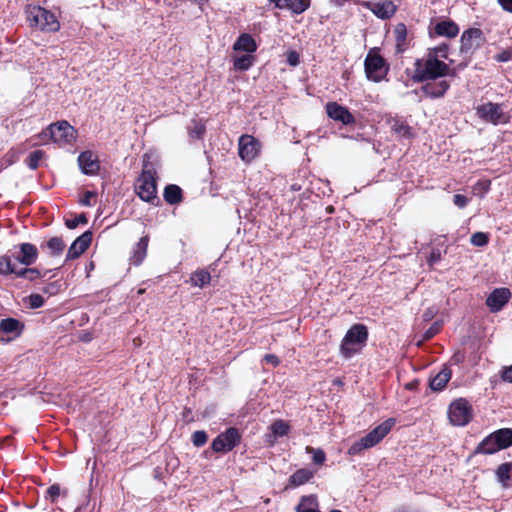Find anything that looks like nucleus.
Instances as JSON below:
<instances>
[{
    "label": "nucleus",
    "mask_w": 512,
    "mask_h": 512,
    "mask_svg": "<svg viewBox=\"0 0 512 512\" xmlns=\"http://www.w3.org/2000/svg\"><path fill=\"white\" fill-rule=\"evenodd\" d=\"M414 66L412 80L416 83L435 80L444 76H456L454 68H450L448 64L436 59L435 56L427 55L424 59H417Z\"/></svg>",
    "instance_id": "f257e3e1"
},
{
    "label": "nucleus",
    "mask_w": 512,
    "mask_h": 512,
    "mask_svg": "<svg viewBox=\"0 0 512 512\" xmlns=\"http://www.w3.org/2000/svg\"><path fill=\"white\" fill-rule=\"evenodd\" d=\"M512 446V429L501 428L486 436L474 449L472 455H492Z\"/></svg>",
    "instance_id": "f03ea898"
},
{
    "label": "nucleus",
    "mask_w": 512,
    "mask_h": 512,
    "mask_svg": "<svg viewBox=\"0 0 512 512\" xmlns=\"http://www.w3.org/2000/svg\"><path fill=\"white\" fill-rule=\"evenodd\" d=\"M25 14L32 28L44 32H57L60 29V23L56 16L41 6L29 4L25 7Z\"/></svg>",
    "instance_id": "7ed1b4c3"
},
{
    "label": "nucleus",
    "mask_w": 512,
    "mask_h": 512,
    "mask_svg": "<svg viewBox=\"0 0 512 512\" xmlns=\"http://www.w3.org/2000/svg\"><path fill=\"white\" fill-rule=\"evenodd\" d=\"M368 329L364 324H354L346 332L340 345L341 355L349 359L359 353L366 346Z\"/></svg>",
    "instance_id": "20e7f679"
},
{
    "label": "nucleus",
    "mask_w": 512,
    "mask_h": 512,
    "mask_svg": "<svg viewBox=\"0 0 512 512\" xmlns=\"http://www.w3.org/2000/svg\"><path fill=\"white\" fill-rule=\"evenodd\" d=\"M156 171L147 163L135 183V192L139 198L147 203L155 204L157 198Z\"/></svg>",
    "instance_id": "39448f33"
},
{
    "label": "nucleus",
    "mask_w": 512,
    "mask_h": 512,
    "mask_svg": "<svg viewBox=\"0 0 512 512\" xmlns=\"http://www.w3.org/2000/svg\"><path fill=\"white\" fill-rule=\"evenodd\" d=\"M395 420L390 418L375 427L372 431L355 442L348 450L350 455H356L364 449L371 448L378 444L392 429Z\"/></svg>",
    "instance_id": "423d86ee"
},
{
    "label": "nucleus",
    "mask_w": 512,
    "mask_h": 512,
    "mask_svg": "<svg viewBox=\"0 0 512 512\" xmlns=\"http://www.w3.org/2000/svg\"><path fill=\"white\" fill-rule=\"evenodd\" d=\"M473 418V409L464 398L454 400L448 407V419L453 426H466Z\"/></svg>",
    "instance_id": "0eeeda50"
},
{
    "label": "nucleus",
    "mask_w": 512,
    "mask_h": 512,
    "mask_svg": "<svg viewBox=\"0 0 512 512\" xmlns=\"http://www.w3.org/2000/svg\"><path fill=\"white\" fill-rule=\"evenodd\" d=\"M75 129L67 121H59L51 124L46 131L39 134V138L44 141L51 139L54 142L71 143L75 139Z\"/></svg>",
    "instance_id": "6e6552de"
},
{
    "label": "nucleus",
    "mask_w": 512,
    "mask_h": 512,
    "mask_svg": "<svg viewBox=\"0 0 512 512\" xmlns=\"http://www.w3.org/2000/svg\"><path fill=\"white\" fill-rule=\"evenodd\" d=\"M476 115L484 122L493 125L505 124L509 121V116L504 112L503 105L499 103L487 102L476 107Z\"/></svg>",
    "instance_id": "1a4fd4ad"
},
{
    "label": "nucleus",
    "mask_w": 512,
    "mask_h": 512,
    "mask_svg": "<svg viewBox=\"0 0 512 512\" xmlns=\"http://www.w3.org/2000/svg\"><path fill=\"white\" fill-rule=\"evenodd\" d=\"M240 442L241 434L239 430L235 427H229L212 441L211 448L216 453H228Z\"/></svg>",
    "instance_id": "9d476101"
},
{
    "label": "nucleus",
    "mask_w": 512,
    "mask_h": 512,
    "mask_svg": "<svg viewBox=\"0 0 512 512\" xmlns=\"http://www.w3.org/2000/svg\"><path fill=\"white\" fill-rule=\"evenodd\" d=\"M364 66L367 78L374 82H380L388 73V66L386 65L385 59L377 54H368Z\"/></svg>",
    "instance_id": "9b49d317"
},
{
    "label": "nucleus",
    "mask_w": 512,
    "mask_h": 512,
    "mask_svg": "<svg viewBox=\"0 0 512 512\" xmlns=\"http://www.w3.org/2000/svg\"><path fill=\"white\" fill-rule=\"evenodd\" d=\"M239 156L245 162L254 160L260 151L259 141L251 135H242L239 138Z\"/></svg>",
    "instance_id": "f8f14e48"
},
{
    "label": "nucleus",
    "mask_w": 512,
    "mask_h": 512,
    "mask_svg": "<svg viewBox=\"0 0 512 512\" xmlns=\"http://www.w3.org/2000/svg\"><path fill=\"white\" fill-rule=\"evenodd\" d=\"M450 88V83L447 80H441L438 82H428L421 86L419 89L413 91L416 95L430 99L442 98L447 90Z\"/></svg>",
    "instance_id": "ddd939ff"
},
{
    "label": "nucleus",
    "mask_w": 512,
    "mask_h": 512,
    "mask_svg": "<svg viewBox=\"0 0 512 512\" xmlns=\"http://www.w3.org/2000/svg\"><path fill=\"white\" fill-rule=\"evenodd\" d=\"M325 109L329 118L340 122L343 125H352L356 121L348 108L338 104L337 102H328Z\"/></svg>",
    "instance_id": "4468645a"
},
{
    "label": "nucleus",
    "mask_w": 512,
    "mask_h": 512,
    "mask_svg": "<svg viewBox=\"0 0 512 512\" xmlns=\"http://www.w3.org/2000/svg\"><path fill=\"white\" fill-rule=\"evenodd\" d=\"M482 31L479 28H470L463 32L461 36V53H471L482 44Z\"/></svg>",
    "instance_id": "2eb2a0df"
},
{
    "label": "nucleus",
    "mask_w": 512,
    "mask_h": 512,
    "mask_svg": "<svg viewBox=\"0 0 512 512\" xmlns=\"http://www.w3.org/2000/svg\"><path fill=\"white\" fill-rule=\"evenodd\" d=\"M511 292L508 288L494 289L486 299V305L493 313L499 312L509 301Z\"/></svg>",
    "instance_id": "dca6fc26"
},
{
    "label": "nucleus",
    "mask_w": 512,
    "mask_h": 512,
    "mask_svg": "<svg viewBox=\"0 0 512 512\" xmlns=\"http://www.w3.org/2000/svg\"><path fill=\"white\" fill-rule=\"evenodd\" d=\"M91 242L92 233L90 231H86L77 237L68 249L66 261L76 259L82 255L89 248Z\"/></svg>",
    "instance_id": "f3484780"
},
{
    "label": "nucleus",
    "mask_w": 512,
    "mask_h": 512,
    "mask_svg": "<svg viewBox=\"0 0 512 512\" xmlns=\"http://www.w3.org/2000/svg\"><path fill=\"white\" fill-rule=\"evenodd\" d=\"M18 253H13L12 257L16 259L19 263L30 266L34 264L38 258V249L35 245L31 243H21L18 246Z\"/></svg>",
    "instance_id": "a211bd4d"
},
{
    "label": "nucleus",
    "mask_w": 512,
    "mask_h": 512,
    "mask_svg": "<svg viewBox=\"0 0 512 512\" xmlns=\"http://www.w3.org/2000/svg\"><path fill=\"white\" fill-rule=\"evenodd\" d=\"M77 161L82 173L86 175H96L100 170L98 157L92 151L81 152Z\"/></svg>",
    "instance_id": "6ab92c4d"
},
{
    "label": "nucleus",
    "mask_w": 512,
    "mask_h": 512,
    "mask_svg": "<svg viewBox=\"0 0 512 512\" xmlns=\"http://www.w3.org/2000/svg\"><path fill=\"white\" fill-rule=\"evenodd\" d=\"M459 33L458 25L452 20H442L437 22L433 28L430 27V35L454 38Z\"/></svg>",
    "instance_id": "aec40b11"
},
{
    "label": "nucleus",
    "mask_w": 512,
    "mask_h": 512,
    "mask_svg": "<svg viewBox=\"0 0 512 512\" xmlns=\"http://www.w3.org/2000/svg\"><path fill=\"white\" fill-rule=\"evenodd\" d=\"M278 9H286L294 14H302L311 4V0H269Z\"/></svg>",
    "instance_id": "412c9836"
},
{
    "label": "nucleus",
    "mask_w": 512,
    "mask_h": 512,
    "mask_svg": "<svg viewBox=\"0 0 512 512\" xmlns=\"http://www.w3.org/2000/svg\"><path fill=\"white\" fill-rule=\"evenodd\" d=\"M451 375H452L451 369L447 366H444L442 368V370L440 372H438V374H436L430 380V383H429L430 388L433 391L443 390L446 387L449 380L451 379Z\"/></svg>",
    "instance_id": "4be33fe9"
},
{
    "label": "nucleus",
    "mask_w": 512,
    "mask_h": 512,
    "mask_svg": "<svg viewBox=\"0 0 512 512\" xmlns=\"http://www.w3.org/2000/svg\"><path fill=\"white\" fill-rule=\"evenodd\" d=\"M396 6L392 1L378 2L373 5L372 12L380 19H390L396 12Z\"/></svg>",
    "instance_id": "5701e85b"
},
{
    "label": "nucleus",
    "mask_w": 512,
    "mask_h": 512,
    "mask_svg": "<svg viewBox=\"0 0 512 512\" xmlns=\"http://www.w3.org/2000/svg\"><path fill=\"white\" fill-rule=\"evenodd\" d=\"M289 428L288 423L283 420L274 421L270 426L271 434L267 435L266 441L270 446H272L276 438L283 437L288 434Z\"/></svg>",
    "instance_id": "b1692460"
},
{
    "label": "nucleus",
    "mask_w": 512,
    "mask_h": 512,
    "mask_svg": "<svg viewBox=\"0 0 512 512\" xmlns=\"http://www.w3.org/2000/svg\"><path fill=\"white\" fill-rule=\"evenodd\" d=\"M396 53L401 54L407 49V28L403 23H399L394 29Z\"/></svg>",
    "instance_id": "393cba45"
},
{
    "label": "nucleus",
    "mask_w": 512,
    "mask_h": 512,
    "mask_svg": "<svg viewBox=\"0 0 512 512\" xmlns=\"http://www.w3.org/2000/svg\"><path fill=\"white\" fill-rule=\"evenodd\" d=\"M233 48L236 51H245L247 53H253L256 51L257 45L251 35L242 34L234 43Z\"/></svg>",
    "instance_id": "a878e982"
},
{
    "label": "nucleus",
    "mask_w": 512,
    "mask_h": 512,
    "mask_svg": "<svg viewBox=\"0 0 512 512\" xmlns=\"http://www.w3.org/2000/svg\"><path fill=\"white\" fill-rule=\"evenodd\" d=\"M24 328V324L15 318H5L0 321V332L19 335Z\"/></svg>",
    "instance_id": "bb28decb"
},
{
    "label": "nucleus",
    "mask_w": 512,
    "mask_h": 512,
    "mask_svg": "<svg viewBox=\"0 0 512 512\" xmlns=\"http://www.w3.org/2000/svg\"><path fill=\"white\" fill-rule=\"evenodd\" d=\"M163 197L170 205L179 204L182 201V190L177 185L169 184L164 189Z\"/></svg>",
    "instance_id": "cd10ccee"
},
{
    "label": "nucleus",
    "mask_w": 512,
    "mask_h": 512,
    "mask_svg": "<svg viewBox=\"0 0 512 512\" xmlns=\"http://www.w3.org/2000/svg\"><path fill=\"white\" fill-rule=\"evenodd\" d=\"M148 236H143L140 238L133 252L132 262L134 265H140L147 254L148 247Z\"/></svg>",
    "instance_id": "c85d7f7f"
},
{
    "label": "nucleus",
    "mask_w": 512,
    "mask_h": 512,
    "mask_svg": "<svg viewBox=\"0 0 512 512\" xmlns=\"http://www.w3.org/2000/svg\"><path fill=\"white\" fill-rule=\"evenodd\" d=\"M313 477V472L309 469L302 468L295 471L289 478V482L293 486H300L307 483Z\"/></svg>",
    "instance_id": "c756f323"
},
{
    "label": "nucleus",
    "mask_w": 512,
    "mask_h": 512,
    "mask_svg": "<svg viewBox=\"0 0 512 512\" xmlns=\"http://www.w3.org/2000/svg\"><path fill=\"white\" fill-rule=\"evenodd\" d=\"M47 248L51 256H59L64 251L66 245L61 237H52L50 238L45 245H42L41 248Z\"/></svg>",
    "instance_id": "7c9ffc66"
},
{
    "label": "nucleus",
    "mask_w": 512,
    "mask_h": 512,
    "mask_svg": "<svg viewBox=\"0 0 512 512\" xmlns=\"http://www.w3.org/2000/svg\"><path fill=\"white\" fill-rule=\"evenodd\" d=\"M210 280V273L205 269L195 271L190 277L191 284L199 288H203L205 285L209 284Z\"/></svg>",
    "instance_id": "2f4dec72"
},
{
    "label": "nucleus",
    "mask_w": 512,
    "mask_h": 512,
    "mask_svg": "<svg viewBox=\"0 0 512 512\" xmlns=\"http://www.w3.org/2000/svg\"><path fill=\"white\" fill-rule=\"evenodd\" d=\"M512 462H506L498 466L496 476L499 482L506 485L511 478Z\"/></svg>",
    "instance_id": "473e14b6"
},
{
    "label": "nucleus",
    "mask_w": 512,
    "mask_h": 512,
    "mask_svg": "<svg viewBox=\"0 0 512 512\" xmlns=\"http://www.w3.org/2000/svg\"><path fill=\"white\" fill-rule=\"evenodd\" d=\"M205 126L198 120H193L188 127V134L191 139H202L205 134Z\"/></svg>",
    "instance_id": "72a5a7b5"
},
{
    "label": "nucleus",
    "mask_w": 512,
    "mask_h": 512,
    "mask_svg": "<svg viewBox=\"0 0 512 512\" xmlns=\"http://www.w3.org/2000/svg\"><path fill=\"white\" fill-rule=\"evenodd\" d=\"M391 128L394 131V133L400 137L410 138L412 135L411 127L405 122L396 120L392 124Z\"/></svg>",
    "instance_id": "f704fd0d"
},
{
    "label": "nucleus",
    "mask_w": 512,
    "mask_h": 512,
    "mask_svg": "<svg viewBox=\"0 0 512 512\" xmlns=\"http://www.w3.org/2000/svg\"><path fill=\"white\" fill-rule=\"evenodd\" d=\"M253 56L251 55H242L234 59V68L240 71L248 70L253 64Z\"/></svg>",
    "instance_id": "c9c22d12"
},
{
    "label": "nucleus",
    "mask_w": 512,
    "mask_h": 512,
    "mask_svg": "<svg viewBox=\"0 0 512 512\" xmlns=\"http://www.w3.org/2000/svg\"><path fill=\"white\" fill-rule=\"evenodd\" d=\"M12 256L1 255L0 256V274L3 276H7L14 272V264L11 260Z\"/></svg>",
    "instance_id": "e433bc0d"
},
{
    "label": "nucleus",
    "mask_w": 512,
    "mask_h": 512,
    "mask_svg": "<svg viewBox=\"0 0 512 512\" xmlns=\"http://www.w3.org/2000/svg\"><path fill=\"white\" fill-rule=\"evenodd\" d=\"M44 152L42 150H35L26 159V164L31 170H36L39 167V162L43 158Z\"/></svg>",
    "instance_id": "4c0bfd02"
},
{
    "label": "nucleus",
    "mask_w": 512,
    "mask_h": 512,
    "mask_svg": "<svg viewBox=\"0 0 512 512\" xmlns=\"http://www.w3.org/2000/svg\"><path fill=\"white\" fill-rule=\"evenodd\" d=\"M306 453L312 454V460L317 465H322L326 460L325 452L320 448L306 447Z\"/></svg>",
    "instance_id": "58836bf2"
},
{
    "label": "nucleus",
    "mask_w": 512,
    "mask_h": 512,
    "mask_svg": "<svg viewBox=\"0 0 512 512\" xmlns=\"http://www.w3.org/2000/svg\"><path fill=\"white\" fill-rule=\"evenodd\" d=\"M296 510L297 512H320L317 509V503L311 498H303Z\"/></svg>",
    "instance_id": "ea45409f"
},
{
    "label": "nucleus",
    "mask_w": 512,
    "mask_h": 512,
    "mask_svg": "<svg viewBox=\"0 0 512 512\" xmlns=\"http://www.w3.org/2000/svg\"><path fill=\"white\" fill-rule=\"evenodd\" d=\"M470 241L474 246L483 247L488 243L489 237L486 233L476 232L471 236Z\"/></svg>",
    "instance_id": "a19ab883"
},
{
    "label": "nucleus",
    "mask_w": 512,
    "mask_h": 512,
    "mask_svg": "<svg viewBox=\"0 0 512 512\" xmlns=\"http://www.w3.org/2000/svg\"><path fill=\"white\" fill-rule=\"evenodd\" d=\"M208 436L205 431L199 430L192 434V443L196 447H202L206 444Z\"/></svg>",
    "instance_id": "79ce46f5"
},
{
    "label": "nucleus",
    "mask_w": 512,
    "mask_h": 512,
    "mask_svg": "<svg viewBox=\"0 0 512 512\" xmlns=\"http://www.w3.org/2000/svg\"><path fill=\"white\" fill-rule=\"evenodd\" d=\"M62 284L59 281H54L46 284L42 288V292L49 295L54 296L57 295L61 291Z\"/></svg>",
    "instance_id": "37998d69"
},
{
    "label": "nucleus",
    "mask_w": 512,
    "mask_h": 512,
    "mask_svg": "<svg viewBox=\"0 0 512 512\" xmlns=\"http://www.w3.org/2000/svg\"><path fill=\"white\" fill-rule=\"evenodd\" d=\"M27 302L30 308L37 309L44 305L45 300L42 295L34 293L27 297Z\"/></svg>",
    "instance_id": "c03bdc74"
},
{
    "label": "nucleus",
    "mask_w": 512,
    "mask_h": 512,
    "mask_svg": "<svg viewBox=\"0 0 512 512\" xmlns=\"http://www.w3.org/2000/svg\"><path fill=\"white\" fill-rule=\"evenodd\" d=\"M447 52H448V45L442 44L433 49H430L427 55L435 56L436 59H439V57L447 59V57H448Z\"/></svg>",
    "instance_id": "a18cd8bd"
},
{
    "label": "nucleus",
    "mask_w": 512,
    "mask_h": 512,
    "mask_svg": "<svg viewBox=\"0 0 512 512\" xmlns=\"http://www.w3.org/2000/svg\"><path fill=\"white\" fill-rule=\"evenodd\" d=\"M88 219L84 213H81L75 218L67 219L65 225L69 229H75L79 224H87Z\"/></svg>",
    "instance_id": "49530a36"
},
{
    "label": "nucleus",
    "mask_w": 512,
    "mask_h": 512,
    "mask_svg": "<svg viewBox=\"0 0 512 512\" xmlns=\"http://www.w3.org/2000/svg\"><path fill=\"white\" fill-rule=\"evenodd\" d=\"M442 328V323L440 321L434 322L425 332L424 339L429 340L434 337Z\"/></svg>",
    "instance_id": "de8ad7c7"
},
{
    "label": "nucleus",
    "mask_w": 512,
    "mask_h": 512,
    "mask_svg": "<svg viewBox=\"0 0 512 512\" xmlns=\"http://www.w3.org/2000/svg\"><path fill=\"white\" fill-rule=\"evenodd\" d=\"M48 272H49L48 270H45L44 272H42L37 268H29L28 267L26 280L34 281L36 279L45 277Z\"/></svg>",
    "instance_id": "09e8293b"
},
{
    "label": "nucleus",
    "mask_w": 512,
    "mask_h": 512,
    "mask_svg": "<svg viewBox=\"0 0 512 512\" xmlns=\"http://www.w3.org/2000/svg\"><path fill=\"white\" fill-rule=\"evenodd\" d=\"M442 258V251L435 247V248H432V251L429 255V257L427 258V263L429 264V266H433L435 265L436 263H438Z\"/></svg>",
    "instance_id": "8fccbe9b"
},
{
    "label": "nucleus",
    "mask_w": 512,
    "mask_h": 512,
    "mask_svg": "<svg viewBox=\"0 0 512 512\" xmlns=\"http://www.w3.org/2000/svg\"><path fill=\"white\" fill-rule=\"evenodd\" d=\"M47 498H49L52 502H56L57 498L60 495V486L59 484H53L47 489Z\"/></svg>",
    "instance_id": "3c124183"
},
{
    "label": "nucleus",
    "mask_w": 512,
    "mask_h": 512,
    "mask_svg": "<svg viewBox=\"0 0 512 512\" xmlns=\"http://www.w3.org/2000/svg\"><path fill=\"white\" fill-rule=\"evenodd\" d=\"M453 203L459 208H464L468 203V198L461 194H455L453 196Z\"/></svg>",
    "instance_id": "603ef678"
},
{
    "label": "nucleus",
    "mask_w": 512,
    "mask_h": 512,
    "mask_svg": "<svg viewBox=\"0 0 512 512\" xmlns=\"http://www.w3.org/2000/svg\"><path fill=\"white\" fill-rule=\"evenodd\" d=\"M96 197V193L93 191H86L80 200V203L84 206H92L91 199Z\"/></svg>",
    "instance_id": "864d4df0"
},
{
    "label": "nucleus",
    "mask_w": 512,
    "mask_h": 512,
    "mask_svg": "<svg viewBox=\"0 0 512 512\" xmlns=\"http://www.w3.org/2000/svg\"><path fill=\"white\" fill-rule=\"evenodd\" d=\"M498 62H508L512 59V52L509 50H503L495 56Z\"/></svg>",
    "instance_id": "5fc2aeb1"
},
{
    "label": "nucleus",
    "mask_w": 512,
    "mask_h": 512,
    "mask_svg": "<svg viewBox=\"0 0 512 512\" xmlns=\"http://www.w3.org/2000/svg\"><path fill=\"white\" fill-rule=\"evenodd\" d=\"M501 378L505 382L512 383V365L503 368L501 372Z\"/></svg>",
    "instance_id": "6e6d98bb"
},
{
    "label": "nucleus",
    "mask_w": 512,
    "mask_h": 512,
    "mask_svg": "<svg viewBox=\"0 0 512 512\" xmlns=\"http://www.w3.org/2000/svg\"><path fill=\"white\" fill-rule=\"evenodd\" d=\"M263 361L267 364L273 365L274 367L278 366L280 363L279 358L274 354H266L263 357Z\"/></svg>",
    "instance_id": "4d7b16f0"
},
{
    "label": "nucleus",
    "mask_w": 512,
    "mask_h": 512,
    "mask_svg": "<svg viewBox=\"0 0 512 512\" xmlns=\"http://www.w3.org/2000/svg\"><path fill=\"white\" fill-rule=\"evenodd\" d=\"M287 62L291 65V66H296L299 64V55L297 52L295 51H291L288 53L287 55Z\"/></svg>",
    "instance_id": "13d9d810"
},
{
    "label": "nucleus",
    "mask_w": 512,
    "mask_h": 512,
    "mask_svg": "<svg viewBox=\"0 0 512 512\" xmlns=\"http://www.w3.org/2000/svg\"><path fill=\"white\" fill-rule=\"evenodd\" d=\"M27 268H28V266H26L25 268L17 269V268L14 266V272H12V274H14L17 278H23V279H26V276H27Z\"/></svg>",
    "instance_id": "bf43d9fd"
},
{
    "label": "nucleus",
    "mask_w": 512,
    "mask_h": 512,
    "mask_svg": "<svg viewBox=\"0 0 512 512\" xmlns=\"http://www.w3.org/2000/svg\"><path fill=\"white\" fill-rule=\"evenodd\" d=\"M503 10L512 13V0H498Z\"/></svg>",
    "instance_id": "052dcab7"
},
{
    "label": "nucleus",
    "mask_w": 512,
    "mask_h": 512,
    "mask_svg": "<svg viewBox=\"0 0 512 512\" xmlns=\"http://www.w3.org/2000/svg\"><path fill=\"white\" fill-rule=\"evenodd\" d=\"M433 317V312L428 309L424 314H423V318L425 321H428L430 320L431 318Z\"/></svg>",
    "instance_id": "680f3d73"
},
{
    "label": "nucleus",
    "mask_w": 512,
    "mask_h": 512,
    "mask_svg": "<svg viewBox=\"0 0 512 512\" xmlns=\"http://www.w3.org/2000/svg\"><path fill=\"white\" fill-rule=\"evenodd\" d=\"M199 5H202L203 3L207 2V0H195Z\"/></svg>",
    "instance_id": "e2e57ef3"
},
{
    "label": "nucleus",
    "mask_w": 512,
    "mask_h": 512,
    "mask_svg": "<svg viewBox=\"0 0 512 512\" xmlns=\"http://www.w3.org/2000/svg\"><path fill=\"white\" fill-rule=\"evenodd\" d=\"M155 478L160 480V475L157 473V474L155 475Z\"/></svg>",
    "instance_id": "0e129e2a"
},
{
    "label": "nucleus",
    "mask_w": 512,
    "mask_h": 512,
    "mask_svg": "<svg viewBox=\"0 0 512 512\" xmlns=\"http://www.w3.org/2000/svg\"><path fill=\"white\" fill-rule=\"evenodd\" d=\"M330 512H341L340 510H332Z\"/></svg>",
    "instance_id": "69168bd1"
}]
</instances>
